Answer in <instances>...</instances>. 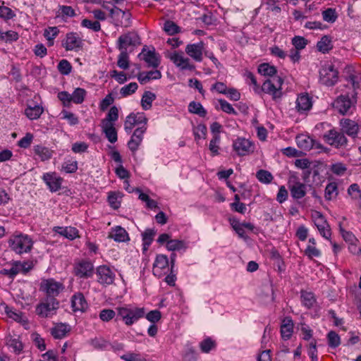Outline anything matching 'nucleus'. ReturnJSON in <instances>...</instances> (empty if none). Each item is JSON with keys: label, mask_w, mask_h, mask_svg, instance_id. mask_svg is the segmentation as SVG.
<instances>
[{"label": "nucleus", "mask_w": 361, "mask_h": 361, "mask_svg": "<svg viewBox=\"0 0 361 361\" xmlns=\"http://www.w3.org/2000/svg\"><path fill=\"white\" fill-rule=\"evenodd\" d=\"M59 302L53 298H46L36 307V313L42 318L51 317L59 308Z\"/></svg>", "instance_id": "obj_3"}, {"label": "nucleus", "mask_w": 361, "mask_h": 361, "mask_svg": "<svg viewBox=\"0 0 361 361\" xmlns=\"http://www.w3.org/2000/svg\"><path fill=\"white\" fill-rule=\"evenodd\" d=\"M338 194V185L336 183L331 182L329 183L326 188H325V193H324V197L326 200H335Z\"/></svg>", "instance_id": "obj_35"}, {"label": "nucleus", "mask_w": 361, "mask_h": 361, "mask_svg": "<svg viewBox=\"0 0 361 361\" xmlns=\"http://www.w3.org/2000/svg\"><path fill=\"white\" fill-rule=\"evenodd\" d=\"M168 270L169 259L167 257L164 255H157L153 266V274L158 277H161Z\"/></svg>", "instance_id": "obj_15"}, {"label": "nucleus", "mask_w": 361, "mask_h": 361, "mask_svg": "<svg viewBox=\"0 0 361 361\" xmlns=\"http://www.w3.org/2000/svg\"><path fill=\"white\" fill-rule=\"evenodd\" d=\"M8 245L12 250L20 255L31 250L33 241L27 235L16 233L9 238Z\"/></svg>", "instance_id": "obj_1"}, {"label": "nucleus", "mask_w": 361, "mask_h": 361, "mask_svg": "<svg viewBox=\"0 0 361 361\" xmlns=\"http://www.w3.org/2000/svg\"><path fill=\"white\" fill-rule=\"evenodd\" d=\"M147 118L143 113L130 114L128 115L124 123V129L127 133H130L132 129L138 124L147 126Z\"/></svg>", "instance_id": "obj_11"}, {"label": "nucleus", "mask_w": 361, "mask_h": 361, "mask_svg": "<svg viewBox=\"0 0 361 361\" xmlns=\"http://www.w3.org/2000/svg\"><path fill=\"white\" fill-rule=\"evenodd\" d=\"M155 235V231L152 229H147L142 233V240H143V250L146 251L150 244L152 242L153 237Z\"/></svg>", "instance_id": "obj_44"}, {"label": "nucleus", "mask_w": 361, "mask_h": 361, "mask_svg": "<svg viewBox=\"0 0 361 361\" xmlns=\"http://www.w3.org/2000/svg\"><path fill=\"white\" fill-rule=\"evenodd\" d=\"M312 105V100L308 94H301L298 96L296 100V109L300 113L309 111Z\"/></svg>", "instance_id": "obj_24"}, {"label": "nucleus", "mask_w": 361, "mask_h": 361, "mask_svg": "<svg viewBox=\"0 0 361 361\" xmlns=\"http://www.w3.org/2000/svg\"><path fill=\"white\" fill-rule=\"evenodd\" d=\"M257 178L263 183L268 184L273 180V176L270 172L266 170H259L256 174Z\"/></svg>", "instance_id": "obj_48"}, {"label": "nucleus", "mask_w": 361, "mask_h": 361, "mask_svg": "<svg viewBox=\"0 0 361 361\" xmlns=\"http://www.w3.org/2000/svg\"><path fill=\"white\" fill-rule=\"evenodd\" d=\"M283 80L281 78L276 76L267 80L262 86V90L267 94L272 96L273 99L277 100L281 98V85Z\"/></svg>", "instance_id": "obj_4"}, {"label": "nucleus", "mask_w": 361, "mask_h": 361, "mask_svg": "<svg viewBox=\"0 0 361 361\" xmlns=\"http://www.w3.org/2000/svg\"><path fill=\"white\" fill-rule=\"evenodd\" d=\"M58 69L61 74L68 75L71 71V65L67 60H61L58 65Z\"/></svg>", "instance_id": "obj_62"}, {"label": "nucleus", "mask_w": 361, "mask_h": 361, "mask_svg": "<svg viewBox=\"0 0 361 361\" xmlns=\"http://www.w3.org/2000/svg\"><path fill=\"white\" fill-rule=\"evenodd\" d=\"M318 50L322 53H326L333 48L331 38L325 35L322 37L321 40L317 44Z\"/></svg>", "instance_id": "obj_38"}, {"label": "nucleus", "mask_w": 361, "mask_h": 361, "mask_svg": "<svg viewBox=\"0 0 361 361\" xmlns=\"http://www.w3.org/2000/svg\"><path fill=\"white\" fill-rule=\"evenodd\" d=\"M6 343L17 354H19L23 350V345L17 336L8 335L6 338Z\"/></svg>", "instance_id": "obj_30"}, {"label": "nucleus", "mask_w": 361, "mask_h": 361, "mask_svg": "<svg viewBox=\"0 0 361 361\" xmlns=\"http://www.w3.org/2000/svg\"><path fill=\"white\" fill-rule=\"evenodd\" d=\"M137 85L136 82H130V84L123 87L120 93L123 97H126L134 93L137 89Z\"/></svg>", "instance_id": "obj_57"}, {"label": "nucleus", "mask_w": 361, "mask_h": 361, "mask_svg": "<svg viewBox=\"0 0 361 361\" xmlns=\"http://www.w3.org/2000/svg\"><path fill=\"white\" fill-rule=\"evenodd\" d=\"M161 78V73L159 71H150L148 72H141L138 74L137 78L141 84H146L150 80H157Z\"/></svg>", "instance_id": "obj_28"}, {"label": "nucleus", "mask_w": 361, "mask_h": 361, "mask_svg": "<svg viewBox=\"0 0 361 361\" xmlns=\"http://www.w3.org/2000/svg\"><path fill=\"white\" fill-rule=\"evenodd\" d=\"M301 300L303 305L307 308L313 307L316 302L313 293L306 291L301 292Z\"/></svg>", "instance_id": "obj_42"}, {"label": "nucleus", "mask_w": 361, "mask_h": 361, "mask_svg": "<svg viewBox=\"0 0 361 361\" xmlns=\"http://www.w3.org/2000/svg\"><path fill=\"white\" fill-rule=\"evenodd\" d=\"M292 43L294 45L295 49L300 50L305 47L307 40L302 37L296 36L293 38Z\"/></svg>", "instance_id": "obj_64"}, {"label": "nucleus", "mask_w": 361, "mask_h": 361, "mask_svg": "<svg viewBox=\"0 0 361 361\" xmlns=\"http://www.w3.org/2000/svg\"><path fill=\"white\" fill-rule=\"evenodd\" d=\"M5 312L9 318L13 319V320L23 323L25 325H27V322L26 320L23 319L22 314L20 312H15L8 306L5 307Z\"/></svg>", "instance_id": "obj_45"}, {"label": "nucleus", "mask_w": 361, "mask_h": 361, "mask_svg": "<svg viewBox=\"0 0 361 361\" xmlns=\"http://www.w3.org/2000/svg\"><path fill=\"white\" fill-rule=\"evenodd\" d=\"M293 330V323L290 318L286 317L283 320L281 326V334L283 339L288 340L290 338Z\"/></svg>", "instance_id": "obj_31"}, {"label": "nucleus", "mask_w": 361, "mask_h": 361, "mask_svg": "<svg viewBox=\"0 0 361 361\" xmlns=\"http://www.w3.org/2000/svg\"><path fill=\"white\" fill-rule=\"evenodd\" d=\"M109 238H113L117 242H125L129 240L128 233L121 226H116L113 228L109 234Z\"/></svg>", "instance_id": "obj_25"}, {"label": "nucleus", "mask_w": 361, "mask_h": 361, "mask_svg": "<svg viewBox=\"0 0 361 361\" xmlns=\"http://www.w3.org/2000/svg\"><path fill=\"white\" fill-rule=\"evenodd\" d=\"M62 46L67 51L78 50L82 47V40L76 34L68 33L63 42Z\"/></svg>", "instance_id": "obj_19"}, {"label": "nucleus", "mask_w": 361, "mask_h": 361, "mask_svg": "<svg viewBox=\"0 0 361 361\" xmlns=\"http://www.w3.org/2000/svg\"><path fill=\"white\" fill-rule=\"evenodd\" d=\"M139 57L147 63L148 67L157 68L160 64L159 56L154 49L147 51L145 48H143Z\"/></svg>", "instance_id": "obj_18"}, {"label": "nucleus", "mask_w": 361, "mask_h": 361, "mask_svg": "<svg viewBox=\"0 0 361 361\" xmlns=\"http://www.w3.org/2000/svg\"><path fill=\"white\" fill-rule=\"evenodd\" d=\"M118 118V109L116 106H114L110 108L106 118L102 121V124H109L114 125L113 122H115Z\"/></svg>", "instance_id": "obj_40"}, {"label": "nucleus", "mask_w": 361, "mask_h": 361, "mask_svg": "<svg viewBox=\"0 0 361 361\" xmlns=\"http://www.w3.org/2000/svg\"><path fill=\"white\" fill-rule=\"evenodd\" d=\"M93 269V265L90 262L81 261L75 265L74 273L80 278H88L92 275Z\"/></svg>", "instance_id": "obj_17"}, {"label": "nucleus", "mask_w": 361, "mask_h": 361, "mask_svg": "<svg viewBox=\"0 0 361 361\" xmlns=\"http://www.w3.org/2000/svg\"><path fill=\"white\" fill-rule=\"evenodd\" d=\"M40 289L45 292L47 297L54 298L63 289L62 283L54 281L52 279H45L41 282Z\"/></svg>", "instance_id": "obj_8"}, {"label": "nucleus", "mask_w": 361, "mask_h": 361, "mask_svg": "<svg viewBox=\"0 0 361 361\" xmlns=\"http://www.w3.org/2000/svg\"><path fill=\"white\" fill-rule=\"evenodd\" d=\"M324 139L326 143L336 147L344 146L347 143L345 135L334 129L329 130L324 135Z\"/></svg>", "instance_id": "obj_10"}, {"label": "nucleus", "mask_w": 361, "mask_h": 361, "mask_svg": "<svg viewBox=\"0 0 361 361\" xmlns=\"http://www.w3.org/2000/svg\"><path fill=\"white\" fill-rule=\"evenodd\" d=\"M43 180L49 186V189L53 191H57L61 188V179L56 178L50 173H46L43 176Z\"/></svg>", "instance_id": "obj_32"}, {"label": "nucleus", "mask_w": 361, "mask_h": 361, "mask_svg": "<svg viewBox=\"0 0 361 361\" xmlns=\"http://www.w3.org/2000/svg\"><path fill=\"white\" fill-rule=\"evenodd\" d=\"M166 247L169 250L175 251L185 248V243L178 240H171L168 241Z\"/></svg>", "instance_id": "obj_52"}, {"label": "nucleus", "mask_w": 361, "mask_h": 361, "mask_svg": "<svg viewBox=\"0 0 361 361\" xmlns=\"http://www.w3.org/2000/svg\"><path fill=\"white\" fill-rule=\"evenodd\" d=\"M97 274L98 282L102 285H111L114 281V273L106 265L99 266L97 269Z\"/></svg>", "instance_id": "obj_12"}, {"label": "nucleus", "mask_w": 361, "mask_h": 361, "mask_svg": "<svg viewBox=\"0 0 361 361\" xmlns=\"http://www.w3.org/2000/svg\"><path fill=\"white\" fill-rule=\"evenodd\" d=\"M312 219L320 234L324 238L329 239L331 234L330 226L322 214L318 211H313L312 212Z\"/></svg>", "instance_id": "obj_9"}, {"label": "nucleus", "mask_w": 361, "mask_h": 361, "mask_svg": "<svg viewBox=\"0 0 361 361\" xmlns=\"http://www.w3.org/2000/svg\"><path fill=\"white\" fill-rule=\"evenodd\" d=\"M258 71L264 75L274 76L276 73V68L268 63H262L259 66Z\"/></svg>", "instance_id": "obj_49"}, {"label": "nucleus", "mask_w": 361, "mask_h": 361, "mask_svg": "<svg viewBox=\"0 0 361 361\" xmlns=\"http://www.w3.org/2000/svg\"><path fill=\"white\" fill-rule=\"evenodd\" d=\"M202 44H188L185 52L197 61L202 60Z\"/></svg>", "instance_id": "obj_23"}, {"label": "nucleus", "mask_w": 361, "mask_h": 361, "mask_svg": "<svg viewBox=\"0 0 361 361\" xmlns=\"http://www.w3.org/2000/svg\"><path fill=\"white\" fill-rule=\"evenodd\" d=\"M75 16L74 9L69 6H60L59 14L57 16H61L62 18H71Z\"/></svg>", "instance_id": "obj_50"}, {"label": "nucleus", "mask_w": 361, "mask_h": 361, "mask_svg": "<svg viewBox=\"0 0 361 361\" xmlns=\"http://www.w3.org/2000/svg\"><path fill=\"white\" fill-rule=\"evenodd\" d=\"M323 19L326 22L334 23L337 18L335 9L328 8L322 13Z\"/></svg>", "instance_id": "obj_60"}, {"label": "nucleus", "mask_w": 361, "mask_h": 361, "mask_svg": "<svg viewBox=\"0 0 361 361\" xmlns=\"http://www.w3.org/2000/svg\"><path fill=\"white\" fill-rule=\"evenodd\" d=\"M220 142V136L219 134H214L213 138L211 140L209 143V150L213 155L219 154V143Z\"/></svg>", "instance_id": "obj_53"}, {"label": "nucleus", "mask_w": 361, "mask_h": 361, "mask_svg": "<svg viewBox=\"0 0 361 361\" xmlns=\"http://www.w3.org/2000/svg\"><path fill=\"white\" fill-rule=\"evenodd\" d=\"M352 106V102L348 96H339L333 103V107L340 114H346Z\"/></svg>", "instance_id": "obj_20"}, {"label": "nucleus", "mask_w": 361, "mask_h": 361, "mask_svg": "<svg viewBox=\"0 0 361 361\" xmlns=\"http://www.w3.org/2000/svg\"><path fill=\"white\" fill-rule=\"evenodd\" d=\"M156 99V95L150 91H146L144 92L142 99L141 104L145 110H148L152 107V102Z\"/></svg>", "instance_id": "obj_39"}, {"label": "nucleus", "mask_w": 361, "mask_h": 361, "mask_svg": "<svg viewBox=\"0 0 361 361\" xmlns=\"http://www.w3.org/2000/svg\"><path fill=\"white\" fill-rule=\"evenodd\" d=\"M329 345L331 348H336L341 343L339 336L335 331H330L328 335Z\"/></svg>", "instance_id": "obj_54"}, {"label": "nucleus", "mask_w": 361, "mask_h": 361, "mask_svg": "<svg viewBox=\"0 0 361 361\" xmlns=\"http://www.w3.org/2000/svg\"><path fill=\"white\" fill-rule=\"evenodd\" d=\"M34 151L35 153L39 157L42 161H46L51 159L53 154L52 150L42 145L35 146Z\"/></svg>", "instance_id": "obj_36"}, {"label": "nucleus", "mask_w": 361, "mask_h": 361, "mask_svg": "<svg viewBox=\"0 0 361 361\" xmlns=\"http://www.w3.org/2000/svg\"><path fill=\"white\" fill-rule=\"evenodd\" d=\"M54 231H55L56 233L59 234L61 236H63L64 238L69 239V240H73L78 237V230L72 226H66V227H60V226H55L53 228Z\"/></svg>", "instance_id": "obj_22"}, {"label": "nucleus", "mask_w": 361, "mask_h": 361, "mask_svg": "<svg viewBox=\"0 0 361 361\" xmlns=\"http://www.w3.org/2000/svg\"><path fill=\"white\" fill-rule=\"evenodd\" d=\"M102 128L110 142L114 143L117 141V133L114 125L102 124Z\"/></svg>", "instance_id": "obj_37"}, {"label": "nucleus", "mask_w": 361, "mask_h": 361, "mask_svg": "<svg viewBox=\"0 0 361 361\" xmlns=\"http://www.w3.org/2000/svg\"><path fill=\"white\" fill-rule=\"evenodd\" d=\"M207 127L203 124H199L194 128L193 133L196 140L205 139L207 135Z\"/></svg>", "instance_id": "obj_56"}, {"label": "nucleus", "mask_w": 361, "mask_h": 361, "mask_svg": "<svg viewBox=\"0 0 361 361\" xmlns=\"http://www.w3.org/2000/svg\"><path fill=\"white\" fill-rule=\"evenodd\" d=\"M259 295L263 302L266 304L273 302L275 298L272 286L270 284L263 286Z\"/></svg>", "instance_id": "obj_29"}, {"label": "nucleus", "mask_w": 361, "mask_h": 361, "mask_svg": "<svg viewBox=\"0 0 361 361\" xmlns=\"http://www.w3.org/2000/svg\"><path fill=\"white\" fill-rule=\"evenodd\" d=\"M338 79V72L332 64L324 65L319 71V80L326 86L334 85Z\"/></svg>", "instance_id": "obj_5"}, {"label": "nucleus", "mask_w": 361, "mask_h": 361, "mask_svg": "<svg viewBox=\"0 0 361 361\" xmlns=\"http://www.w3.org/2000/svg\"><path fill=\"white\" fill-rule=\"evenodd\" d=\"M169 58L180 70L193 71L195 69V66L190 63V59L185 57L183 53L174 52Z\"/></svg>", "instance_id": "obj_16"}, {"label": "nucleus", "mask_w": 361, "mask_h": 361, "mask_svg": "<svg viewBox=\"0 0 361 361\" xmlns=\"http://www.w3.org/2000/svg\"><path fill=\"white\" fill-rule=\"evenodd\" d=\"M288 188L294 199H301L306 195L307 185L301 183L295 175H291L289 178Z\"/></svg>", "instance_id": "obj_7"}, {"label": "nucleus", "mask_w": 361, "mask_h": 361, "mask_svg": "<svg viewBox=\"0 0 361 361\" xmlns=\"http://www.w3.org/2000/svg\"><path fill=\"white\" fill-rule=\"evenodd\" d=\"M86 95V91L82 88H76L73 93L71 94L72 102L75 104H81Z\"/></svg>", "instance_id": "obj_46"}, {"label": "nucleus", "mask_w": 361, "mask_h": 361, "mask_svg": "<svg viewBox=\"0 0 361 361\" xmlns=\"http://www.w3.org/2000/svg\"><path fill=\"white\" fill-rule=\"evenodd\" d=\"M215 347V342L208 338L200 343V348L203 353H207Z\"/></svg>", "instance_id": "obj_58"}, {"label": "nucleus", "mask_w": 361, "mask_h": 361, "mask_svg": "<svg viewBox=\"0 0 361 361\" xmlns=\"http://www.w3.org/2000/svg\"><path fill=\"white\" fill-rule=\"evenodd\" d=\"M71 306L74 312H84L87 307V303L82 293L75 294L71 298Z\"/></svg>", "instance_id": "obj_21"}, {"label": "nucleus", "mask_w": 361, "mask_h": 361, "mask_svg": "<svg viewBox=\"0 0 361 361\" xmlns=\"http://www.w3.org/2000/svg\"><path fill=\"white\" fill-rule=\"evenodd\" d=\"M197 355L192 348H188L183 355V361H197Z\"/></svg>", "instance_id": "obj_61"}, {"label": "nucleus", "mask_w": 361, "mask_h": 361, "mask_svg": "<svg viewBox=\"0 0 361 361\" xmlns=\"http://www.w3.org/2000/svg\"><path fill=\"white\" fill-rule=\"evenodd\" d=\"M71 328L68 325L65 324H57L51 329V334L54 338L61 339L65 337L70 331Z\"/></svg>", "instance_id": "obj_27"}, {"label": "nucleus", "mask_w": 361, "mask_h": 361, "mask_svg": "<svg viewBox=\"0 0 361 361\" xmlns=\"http://www.w3.org/2000/svg\"><path fill=\"white\" fill-rule=\"evenodd\" d=\"M188 110L190 113L197 114L202 117L207 114L206 110L200 103L192 102L189 104Z\"/></svg>", "instance_id": "obj_43"}, {"label": "nucleus", "mask_w": 361, "mask_h": 361, "mask_svg": "<svg viewBox=\"0 0 361 361\" xmlns=\"http://www.w3.org/2000/svg\"><path fill=\"white\" fill-rule=\"evenodd\" d=\"M298 146L303 150H310L313 147V140L306 135H300L296 137Z\"/></svg>", "instance_id": "obj_33"}, {"label": "nucleus", "mask_w": 361, "mask_h": 361, "mask_svg": "<svg viewBox=\"0 0 361 361\" xmlns=\"http://www.w3.org/2000/svg\"><path fill=\"white\" fill-rule=\"evenodd\" d=\"M129 57L128 51H121L118 56L117 65L122 69H128L129 67Z\"/></svg>", "instance_id": "obj_47"}, {"label": "nucleus", "mask_w": 361, "mask_h": 361, "mask_svg": "<svg viewBox=\"0 0 361 361\" xmlns=\"http://www.w3.org/2000/svg\"><path fill=\"white\" fill-rule=\"evenodd\" d=\"M140 44L139 35L136 32H129L118 37L117 47L121 51H127L128 47H137Z\"/></svg>", "instance_id": "obj_6"}, {"label": "nucleus", "mask_w": 361, "mask_h": 361, "mask_svg": "<svg viewBox=\"0 0 361 361\" xmlns=\"http://www.w3.org/2000/svg\"><path fill=\"white\" fill-rule=\"evenodd\" d=\"M219 104L221 106V109L223 111L229 114H233L236 115L237 112L233 109V107L228 102L224 99H219Z\"/></svg>", "instance_id": "obj_63"}, {"label": "nucleus", "mask_w": 361, "mask_h": 361, "mask_svg": "<svg viewBox=\"0 0 361 361\" xmlns=\"http://www.w3.org/2000/svg\"><path fill=\"white\" fill-rule=\"evenodd\" d=\"M118 193L114 192H111L109 193L108 202L112 208L118 209L120 207L121 203L120 201L118 200Z\"/></svg>", "instance_id": "obj_59"}, {"label": "nucleus", "mask_w": 361, "mask_h": 361, "mask_svg": "<svg viewBox=\"0 0 361 361\" xmlns=\"http://www.w3.org/2000/svg\"><path fill=\"white\" fill-rule=\"evenodd\" d=\"M59 32V29L56 27H49L45 29L44 36L47 40L48 46H53L54 39L58 35Z\"/></svg>", "instance_id": "obj_41"}, {"label": "nucleus", "mask_w": 361, "mask_h": 361, "mask_svg": "<svg viewBox=\"0 0 361 361\" xmlns=\"http://www.w3.org/2000/svg\"><path fill=\"white\" fill-rule=\"evenodd\" d=\"M43 108L39 105H29L25 110V114L30 120L37 119L43 113Z\"/></svg>", "instance_id": "obj_34"}, {"label": "nucleus", "mask_w": 361, "mask_h": 361, "mask_svg": "<svg viewBox=\"0 0 361 361\" xmlns=\"http://www.w3.org/2000/svg\"><path fill=\"white\" fill-rule=\"evenodd\" d=\"M147 130V126L142 125V126L137 128L133 132L130 140L128 142L129 149L135 152L137 150L139 146L143 140V135Z\"/></svg>", "instance_id": "obj_13"}, {"label": "nucleus", "mask_w": 361, "mask_h": 361, "mask_svg": "<svg viewBox=\"0 0 361 361\" xmlns=\"http://www.w3.org/2000/svg\"><path fill=\"white\" fill-rule=\"evenodd\" d=\"M164 30L169 35H174L178 33L180 31L179 27L173 21L167 20L164 23Z\"/></svg>", "instance_id": "obj_55"}, {"label": "nucleus", "mask_w": 361, "mask_h": 361, "mask_svg": "<svg viewBox=\"0 0 361 361\" xmlns=\"http://www.w3.org/2000/svg\"><path fill=\"white\" fill-rule=\"evenodd\" d=\"M0 39L5 41L6 42H11L16 41L18 39V34L13 30L7 32L0 31Z\"/></svg>", "instance_id": "obj_51"}, {"label": "nucleus", "mask_w": 361, "mask_h": 361, "mask_svg": "<svg viewBox=\"0 0 361 361\" xmlns=\"http://www.w3.org/2000/svg\"><path fill=\"white\" fill-rule=\"evenodd\" d=\"M119 317L127 326H131L139 319L144 317L145 308L134 307L131 306L120 307L116 308Z\"/></svg>", "instance_id": "obj_2"}, {"label": "nucleus", "mask_w": 361, "mask_h": 361, "mask_svg": "<svg viewBox=\"0 0 361 361\" xmlns=\"http://www.w3.org/2000/svg\"><path fill=\"white\" fill-rule=\"evenodd\" d=\"M341 124L343 130L348 135L355 136L357 135L359 127L356 122L350 119H342Z\"/></svg>", "instance_id": "obj_26"}, {"label": "nucleus", "mask_w": 361, "mask_h": 361, "mask_svg": "<svg viewBox=\"0 0 361 361\" xmlns=\"http://www.w3.org/2000/svg\"><path fill=\"white\" fill-rule=\"evenodd\" d=\"M234 150L240 156L247 155L254 151L252 143L245 138H238L233 145Z\"/></svg>", "instance_id": "obj_14"}]
</instances>
